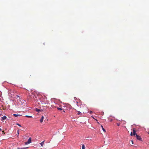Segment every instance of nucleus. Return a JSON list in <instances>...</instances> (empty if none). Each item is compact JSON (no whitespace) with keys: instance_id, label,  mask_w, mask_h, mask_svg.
I'll return each instance as SVG.
<instances>
[{"instance_id":"nucleus-1","label":"nucleus","mask_w":149,"mask_h":149,"mask_svg":"<svg viewBox=\"0 0 149 149\" xmlns=\"http://www.w3.org/2000/svg\"><path fill=\"white\" fill-rule=\"evenodd\" d=\"M31 137H30L28 139V141L25 142V144L27 145L31 143Z\"/></svg>"},{"instance_id":"nucleus-2","label":"nucleus","mask_w":149,"mask_h":149,"mask_svg":"<svg viewBox=\"0 0 149 149\" xmlns=\"http://www.w3.org/2000/svg\"><path fill=\"white\" fill-rule=\"evenodd\" d=\"M136 136L137 139L140 141H142V139L140 136L138 135L137 134H136Z\"/></svg>"},{"instance_id":"nucleus-3","label":"nucleus","mask_w":149,"mask_h":149,"mask_svg":"<svg viewBox=\"0 0 149 149\" xmlns=\"http://www.w3.org/2000/svg\"><path fill=\"white\" fill-rule=\"evenodd\" d=\"M133 135H136V134H136V130L135 129H133Z\"/></svg>"},{"instance_id":"nucleus-4","label":"nucleus","mask_w":149,"mask_h":149,"mask_svg":"<svg viewBox=\"0 0 149 149\" xmlns=\"http://www.w3.org/2000/svg\"><path fill=\"white\" fill-rule=\"evenodd\" d=\"M44 119V116H42L40 120V122L41 123H42L43 122Z\"/></svg>"},{"instance_id":"nucleus-5","label":"nucleus","mask_w":149,"mask_h":149,"mask_svg":"<svg viewBox=\"0 0 149 149\" xmlns=\"http://www.w3.org/2000/svg\"><path fill=\"white\" fill-rule=\"evenodd\" d=\"M6 117L4 116L3 117H2V120H4L6 119Z\"/></svg>"},{"instance_id":"nucleus-6","label":"nucleus","mask_w":149,"mask_h":149,"mask_svg":"<svg viewBox=\"0 0 149 149\" xmlns=\"http://www.w3.org/2000/svg\"><path fill=\"white\" fill-rule=\"evenodd\" d=\"M44 141H42V142H41V143H40V144L42 146L43 145H44Z\"/></svg>"},{"instance_id":"nucleus-7","label":"nucleus","mask_w":149,"mask_h":149,"mask_svg":"<svg viewBox=\"0 0 149 149\" xmlns=\"http://www.w3.org/2000/svg\"><path fill=\"white\" fill-rule=\"evenodd\" d=\"M77 114L79 115H81V113L79 111H77Z\"/></svg>"},{"instance_id":"nucleus-8","label":"nucleus","mask_w":149,"mask_h":149,"mask_svg":"<svg viewBox=\"0 0 149 149\" xmlns=\"http://www.w3.org/2000/svg\"><path fill=\"white\" fill-rule=\"evenodd\" d=\"M82 149H85V146L84 144L82 145Z\"/></svg>"},{"instance_id":"nucleus-9","label":"nucleus","mask_w":149,"mask_h":149,"mask_svg":"<svg viewBox=\"0 0 149 149\" xmlns=\"http://www.w3.org/2000/svg\"><path fill=\"white\" fill-rule=\"evenodd\" d=\"M27 148H28V147L24 148H17V149H26Z\"/></svg>"},{"instance_id":"nucleus-10","label":"nucleus","mask_w":149,"mask_h":149,"mask_svg":"<svg viewBox=\"0 0 149 149\" xmlns=\"http://www.w3.org/2000/svg\"><path fill=\"white\" fill-rule=\"evenodd\" d=\"M19 115H18V114H13V116L15 117H17V116H19Z\"/></svg>"},{"instance_id":"nucleus-11","label":"nucleus","mask_w":149,"mask_h":149,"mask_svg":"<svg viewBox=\"0 0 149 149\" xmlns=\"http://www.w3.org/2000/svg\"><path fill=\"white\" fill-rule=\"evenodd\" d=\"M101 127H102V130H103L105 132V130L104 128L103 127V126L102 125H101Z\"/></svg>"},{"instance_id":"nucleus-12","label":"nucleus","mask_w":149,"mask_h":149,"mask_svg":"<svg viewBox=\"0 0 149 149\" xmlns=\"http://www.w3.org/2000/svg\"><path fill=\"white\" fill-rule=\"evenodd\" d=\"M36 111L37 112H38L40 111V110L39 109H36Z\"/></svg>"},{"instance_id":"nucleus-13","label":"nucleus","mask_w":149,"mask_h":149,"mask_svg":"<svg viewBox=\"0 0 149 149\" xmlns=\"http://www.w3.org/2000/svg\"><path fill=\"white\" fill-rule=\"evenodd\" d=\"M57 109L59 110H62L61 108H60L59 107H57Z\"/></svg>"},{"instance_id":"nucleus-14","label":"nucleus","mask_w":149,"mask_h":149,"mask_svg":"<svg viewBox=\"0 0 149 149\" xmlns=\"http://www.w3.org/2000/svg\"><path fill=\"white\" fill-rule=\"evenodd\" d=\"M49 101L48 100H46L45 101V104H48L49 103Z\"/></svg>"},{"instance_id":"nucleus-15","label":"nucleus","mask_w":149,"mask_h":149,"mask_svg":"<svg viewBox=\"0 0 149 149\" xmlns=\"http://www.w3.org/2000/svg\"><path fill=\"white\" fill-rule=\"evenodd\" d=\"M25 116L27 117H28V118H31V117H32L31 116Z\"/></svg>"},{"instance_id":"nucleus-16","label":"nucleus","mask_w":149,"mask_h":149,"mask_svg":"<svg viewBox=\"0 0 149 149\" xmlns=\"http://www.w3.org/2000/svg\"><path fill=\"white\" fill-rule=\"evenodd\" d=\"M16 124L17 125H18V126H19L21 127V125L17 123Z\"/></svg>"},{"instance_id":"nucleus-17","label":"nucleus","mask_w":149,"mask_h":149,"mask_svg":"<svg viewBox=\"0 0 149 149\" xmlns=\"http://www.w3.org/2000/svg\"><path fill=\"white\" fill-rule=\"evenodd\" d=\"M117 125L118 126H119L120 125V123H117Z\"/></svg>"},{"instance_id":"nucleus-18","label":"nucleus","mask_w":149,"mask_h":149,"mask_svg":"<svg viewBox=\"0 0 149 149\" xmlns=\"http://www.w3.org/2000/svg\"><path fill=\"white\" fill-rule=\"evenodd\" d=\"M89 112L90 114H91V113H92V111H89Z\"/></svg>"},{"instance_id":"nucleus-19","label":"nucleus","mask_w":149,"mask_h":149,"mask_svg":"<svg viewBox=\"0 0 149 149\" xmlns=\"http://www.w3.org/2000/svg\"><path fill=\"white\" fill-rule=\"evenodd\" d=\"M130 135L131 136H132L133 135V134H132V132H131V133H130Z\"/></svg>"},{"instance_id":"nucleus-20","label":"nucleus","mask_w":149,"mask_h":149,"mask_svg":"<svg viewBox=\"0 0 149 149\" xmlns=\"http://www.w3.org/2000/svg\"><path fill=\"white\" fill-rule=\"evenodd\" d=\"M2 133H3V134H5V132H4V131H2Z\"/></svg>"},{"instance_id":"nucleus-21","label":"nucleus","mask_w":149,"mask_h":149,"mask_svg":"<svg viewBox=\"0 0 149 149\" xmlns=\"http://www.w3.org/2000/svg\"><path fill=\"white\" fill-rule=\"evenodd\" d=\"M112 120H112V119H110V122H112Z\"/></svg>"},{"instance_id":"nucleus-22","label":"nucleus","mask_w":149,"mask_h":149,"mask_svg":"<svg viewBox=\"0 0 149 149\" xmlns=\"http://www.w3.org/2000/svg\"><path fill=\"white\" fill-rule=\"evenodd\" d=\"M51 106L52 108H54V105H51Z\"/></svg>"},{"instance_id":"nucleus-23","label":"nucleus","mask_w":149,"mask_h":149,"mask_svg":"<svg viewBox=\"0 0 149 149\" xmlns=\"http://www.w3.org/2000/svg\"><path fill=\"white\" fill-rule=\"evenodd\" d=\"M132 144H134V142H133V141H132Z\"/></svg>"},{"instance_id":"nucleus-24","label":"nucleus","mask_w":149,"mask_h":149,"mask_svg":"<svg viewBox=\"0 0 149 149\" xmlns=\"http://www.w3.org/2000/svg\"><path fill=\"white\" fill-rule=\"evenodd\" d=\"M17 133H18V134H19V130H18V131H17Z\"/></svg>"},{"instance_id":"nucleus-25","label":"nucleus","mask_w":149,"mask_h":149,"mask_svg":"<svg viewBox=\"0 0 149 149\" xmlns=\"http://www.w3.org/2000/svg\"><path fill=\"white\" fill-rule=\"evenodd\" d=\"M1 131V128H0V131Z\"/></svg>"},{"instance_id":"nucleus-26","label":"nucleus","mask_w":149,"mask_h":149,"mask_svg":"<svg viewBox=\"0 0 149 149\" xmlns=\"http://www.w3.org/2000/svg\"><path fill=\"white\" fill-rule=\"evenodd\" d=\"M76 103H78V102H76Z\"/></svg>"},{"instance_id":"nucleus-27","label":"nucleus","mask_w":149,"mask_h":149,"mask_svg":"<svg viewBox=\"0 0 149 149\" xmlns=\"http://www.w3.org/2000/svg\"><path fill=\"white\" fill-rule=\"evenodd\" d=\"M63 112H65V111L63 110Z\"/></svg>"},{"instance_id":"nucleus-28","label":"nucleus","mask_w":149,"mask_h":149,"mask_svg":"<svg viewBox=\"0 0 149 149\" xmlns=\"http://www.w3.org/2000/svg\"><path fill=\"white\" fill-rule=\"evenodd\" d=\"M148 134H149V132H148Z\"/></svg>"}]
</instances>
